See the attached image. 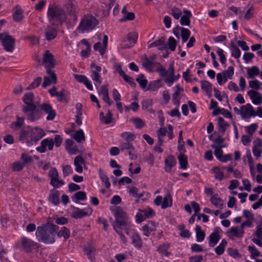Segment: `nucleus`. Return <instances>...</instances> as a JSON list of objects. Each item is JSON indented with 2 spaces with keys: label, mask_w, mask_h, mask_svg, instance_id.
Instances as JSON below:
<instances>
[{
  "label": "nucleus",
  "mask_w": 262,
  "mask_h": 262,
  "mask_svg": "<svg viewBox=\"0 0 262 262\" xmlns=\"http://www.w3.org/2000/svg\"><path fill=\"white\" fill-rule=\"evenodd\" d=\"M59 227L50 223H47L37 228L35 235L38 242L45 244H53L55 242V235Z\"/></svg>",
  "instance_id": "1"
},
{
  "label": "nucleus",
  "mask_w": 262,
  "mask_h": 262,
  "mask_svg": "<svg viewBox=\"0 0 262 262\" xmlns=\"http://www.w3.org/2000/svg\"><path fill=\"white\" fill-rule=\"evenodd\" d=\"M47 18L49 23L53 26L62 25L67 19L62 8L53 5H50L48 7Z\"/></svg>",
  "instance_id": "2"
},
{
  "label": "nucleus",
  "mask_w": 262,
  "mask_h": 262,
  "mask_svg": "<svg viewBox=\"0 0 262 262\" xmlns=\"http://www.w3.org/2000/svg\"><path fill=\"white\" fill-rule=\"evenodd\" d=\"M115 218V221L112 223L113 227H123L127 228L131 226V222L129 221L127 214L122 209L118 208L114 212Z\"/></svg>",
  "instance_id": "3"
},
{
  "label": "nucleus",
  "mask_w": 262,
  "mask_h": 262,
  "mask_svg": "<svg viewBox=\"0 0 262 262\" xmlns=\"http://www.w3.org/2000/svg\"><path fill=\"white\" fill-rule=\"evenodd\" d=\"M22 111L26 114L27 119L31 122L39 119L42 116L40 109L35 104L23 106Z\"/></svg>",
  "instance_id": "4"
},
{
  "label": "nucleus",
  "mask_w": 262,
  "mask_h": 262,
  "mask_svg": "<svg viewBox=\"0 0 262 262\" xmlns=\"http://www.w3.org/2000/svg\"><path fill=\"white\" fill-rule=\"evenodd\" d=\"M42 63L45 64L46 68L47 73L51 76L54 82H57V77L56 74L51 70L55 66V60L53 55L49 52V51H46L43 55V61Z\"/></svg>",
  "instance_id": "5"
},
{
  "label": "nucleus",
  "mask_w": 262,
  "mask_h": 262,
  "mask_svg": "<svg viewBox=\"0 0 262 262\" xmlns=\"http://www.w3.org/2000/svg\"><path fill=\"white\" fill-rule=\"evenodd\" d=\"M97 24L98 20L93 16L86 15L81 21L78 30L81 33L88 32L93 29Z\"/></svg>",
  "instance_id": "6"
},
{
  "label": "nucleus",
  "mask_w": 262,
  "mask_h": 262,
  "mask_svg": "<svg viewBox=\"0 0 262 262\" xmlns=\"http://www.w3.org/2000/svg\"><path fill=\"white\" fill-rule=\"evenodd\" d=\"M0 40L4 49L8 52H12L14 49L15 39L8 33L0 34Z\"/></svg>",
  "instance_id": "7"
},
{
  "label": "nucleus",
  "mask_w": 262,
  "mask_h": 262,
  "mask_svg": "<svg viewBox=\"0 0 262 262\" xmlns=\"http://www.w3.org/2000/svg\"><path fill=\"white\" fill-rule=\"evenodd\" d=\"M62 9L64 10V12H66L71 17V19H72L74 21L77 20L76 7L71 0L67 1Z\"/></svg>",
  "instance_id": "8"
},
{
  "label": "nucleus",
  "mask_w": 262,
  "mask_h": 262,
  "mask_svg": "<svg viewBox=\"0 0 262 262\" xmlns=\"http://www.w3.org/2000/svg\"><path fill=\"white\" fill-rule=\"evenodd\" d=\"M17 244L27 253L31 252L33 248L37 245L32 240L26 237H21Z\"/></svg>",
  "instance_id": "9"
},
{
  "label": "nucleus",
  "mask_w": 262,
  "mask_h": 262,
  "mask_svg": "<svg viewBox=\"0 0 262 262\" xmlns=\"http://www.w3.org/2000/svg\"><path fill=\"white\" fill-rule=\"evenodd\" d=\"M31 139L30 141H27V145L29 146L33 144V143L37 142L46 135L43 130L38 127H34L31 128Z\"/></svg>",
  "instance_id": "10"
},
{
  "label": "nucleus",
  "mask_w": 262,
  "mask_h": 262,
  "mask_svg": "<svg viewBox=\"0 0 262 262\" xmlns=\"http://www.w3.org/2000/svg\"><path fill=\"white\" fill-rule=\"evenodd\" d=\"M92 212L93 209L89 206L82 209L75 208V211L73 212L71 216L75 219H81L84 216H90Z\"/></svg>",
  "instance_id": "11"
},
{
  "label": "nucleus",
  "mask_w": 262,
  "mask_h": 262,
  "mask_svg": "<svg viewBox=\"0 0 262 262\" xmlns=\"http://www.w3.org/2000/svg\"><path fill=\"white\" fill-rule=\"evenodd\" d=\"M40 144V146L37 147L36 150L40 153H44L47 151V147L49 150L53 149L54 141L53 139L46 138L41 141Z\"/></svg>",
  "instance_id": "12"
},
{
  "label": "nucleus",
  "mask_w": 262,
  "mask_h": 262,
  "mask_svg": "<svg viewBox=\"0 0 262 262\" xmlns=\"http://www.w3.org/2000/svg\"><path fill=\"white\" fill-rule=\"evenodd\" d=\"M221 229L219 227H216L214 229L213 231L211 233L209 238V245L211 247H214L221 238L220 233Z\"/></svg>",
  "instance_id": "13"
},
{
  "label": "nucleus",
  "mask_w": 262,
  "mask_h": 262,
  "mask_svg": "<svg viewBox=\"0 0 262 262\" xmlns=\"http://www.w3.org/2000/svg\"><path fill=\"white\" fill-rule=\"evenodd\" d=\"M41 111H42L48 114L47 120H52L56 116L55 111L52 108L51 105L49 103H43L39 107Z\"/></svg>",
  "instance_id": "14"
},
{
  "label": "nucleus",
  "mask_w": 262,
  "mask_h": 262,
  "mask_svg": "<svg viewBox=\"0 0 262 262\" xmlns=\"http://www.w3.org/2000/svg\"><path fill=\"white\" fill-rule=\"evenodd\" d=\"M241 109L242 111V116L243 118H250L252 116H256L253 107L250 103L241 106Z\"/></svg>",
  "instance_id": "15"
},
{
  "label": "nucleus",
  "mask_w": 262,
  "mask_h": 262,
  "mask_svg": "<svg viewBox=\"0 0 262 262\" xmlns=\"http://www.w3.org/2000/svg\"><path fill=\"white\" fill-rule=\"evenodd\" d=\"M44 32L46 39L48 41L54 39L57 34V31L56 29L49 25L47 26V27L45 29Z\"/></svg>",
  "instance_id": "16"
},
{
  "label": "nucleus",
  "mask_w": 262,
  "mask_h": 262,
  "mask_svg": "<svg viewBox=\"0 0 262 262\" xmlns=\"http://www.w3.org/2000/svg\"><path fill=\"white\" fill-rule=\"evenodd\" d=\"M49 177L51 179L50 184L55 188H58L59 185L55 184V182L59 178L58 173L56 168L52 167L51 168L49 172Z\"/></svg>",
  "instance_id": "17"
},
{
  "label": "nucleus",
  "mask_w": 262,
  "mask_h": 262,
  "mask_svg": "<svg viewBox=\"0 0 262 262\" xmlns=\"http://www.w3.org/2000/svg\"><path fill=\"white\" fill-rule=\"evenodd\" d=\"M59 191L52 190L50 191L48 200L52 204L57 206L59 204Z\"/></svg>",
  "instance_id": "18"
},
{
  "label": "nucleus",
  "mask_w": 262,
  "mask_h": 262,
  "mask_svg": "<svg viewBox=\"0 0 262 262\" xmlns=\"http://www.w3.org/2000/svg\"><path fill=\"white\" fill-rule=\"evenodd\" d=\"M165 42L164 37H162L148 45V48L158 47L159 50H165L167 48V45L165 43Z\"/></svg>",
  "instance_id": "19"
},
{
  "label": "nucleus",
  "mask_w": 262,
  "mask_h": 262,
  "mask_svg": "<svg viewBox=\"0 0 262 262\" xmlns=\"http://www.w3.org/2000/svg\"><path fill=\"white\" fill-rule=\"evenodd\" d=\"M184 15L180 17V23L181 25L190 26V18L192 16V14L189 10L187 9L184 10Z\"/></svg>",
  "instance_id": "20"
},
{
  "label": "nucleus",
  "mask_w": 262,
  "mask_h": 262,
  "mask_svg": "<svg viewBox=\"0 0 262 262\" xmlns=\"http://www.w3.org/2000/svg\"><path fill=\"white\" fill-rule=\"evenodd\" d=\"M177 161L173 156L170 155L165 159V170L166 172H170L172 167L176 165Z\"/></svg>",
  "instance_id": "21"
},
{
  "label": "nucleus",
  "mask_w": 262,
  "mask_h": 262,
  "mask_svg": "<svg viewBox=\"0 0 262 262\" xmlns=\"http://www.w3.org/2000/svg\"><path fill=\"white\" fill-rule=\"evenodd\" d=\"M142 230L143 234L146 236H149L151 232L156 230L155 223L153 221L149 222L142 227Z\"/></svg>",
  "instance_id": "22"
},
{
  "label": "nucleus",
  "mask_w": 262,
  "mask_h": 262,
  "mask_svg": "<svg viewBox=\"0 0 262 262\" xmlns=\"http://www.w3.org/2000/svg\"><path fill=\"white\" fill-rule=\"evenodd\" d=\"M131 238L132 244L135 247L138 249H140L142 247V241L138 233L133 231V234L131 235Z\"/></svg>",
  "instance_id": "23"
},
{
  "label": "nucleus",
  "mask_w": 262,
  "mask_h": 262,
  "mask_svg": "<svg viewBox=\"0 0 262 262\" xmlns=\"http://www.w3.org/2000/svg\"><path fill=\"white\" fill-rule=\"evenodd\" d=\"M31 139V128H25L22 129L20 132L19 136V140L21 141H24V140H26V143H27V141H30Z\"/></svg>",
  "instance_id": "24"
},
{
  "label": "nucleus",
  "mask_w": 262,
  "mask_h": 262,
  "mask_svg": "<svg viewBox=\"0 0 262 262\" xmlns=\"http://www.w3.org/2000/svg\"><path fill=\"white\" fill-rule=\"evenodd\" d=\"M84 164V159L80 156L75 157L74 164L75 166V170L78 173H82L83 171L82 165Z\"/></svg>",
  "instance_id": "25"
},
{
  "label": "nucleus",
  "mask_w": 262,
  "mask_h": 262,
  "mask_svg": "<svg viewBox=\"0 0 262 262\" xmlns=\"http://www.w3.org/2000/svg\"><path fill=\"white\" fill-rule=\"evenodd\" d=\"M176 91L172 94V101L173 103L179 106L180 103V98L179 97L180 93L184 91L183 89L181 88L179 84H177L176 86Z\"/></svg>",
  "instance_id": "26"
},
{
  "label": "nucleus",
  "mask_w": 262,
  "mask_h": 262,
  "mask_svg": "<svg viewBox=\"0 0 262 262\" xmlns=\"http://www.w3.org/2000/svg\"><path fill=\"white\" fill-rule=\"evenodd\" d=\"M112 117V113L110 110H107L106 116H104L103 112H101L99 114V118L101 122L105 124H109L112 122L113 119Z\"/></svg>",
  "instance_id": "27"
},
{
  "label": "nucleus",
  "mask_w": 262,
  "mask_h": 262,
  "mask_svg": "<svg viewBox=\"0 0 262 262\" xmlns=\"http://www.w3.org/2000/svg\"><path fill=\"white\" fill-rule=\"evenodd\" d=\"M14 10L15 11L13 14L14 20L16 22L21 21L24 18L23 10L18 5L15 7Z\"/></svg>",
  "instance_id": "28"
},
{
  "label": "nucleus",
  "mask_w": 262,
  "mask_h": 262,
  "mask_svg": "<svg viewBox=\"0 0 262 262\" xmlns=\"http://www.w3.org/2000/svg\"><path fill=\"white\" fill-rule=\"evenodd\" d=\"M158 62L152 61L151 60L148 59L147 57H145L142 62L143 66L148 71L152 72L154 71V67L156 68V64L158 63Z\"/></svg>",
  "instance_id": "29"
},
{
  "label": "nucleus",
  "mask_w": 262,
  "mask_h": 262,
  "mask_svg": "<svg viewBox=\"0 0 262 262\" xmlns=\"http://www.w3.org/2000/svg\"><path fill=\"white\" fill-rule=\"evenodd\" d=\"M172 205V200L170 193H167L162 199L161 208L165 209L168 207H171Z\"/></svg>",
  "instance_id": "30"
},
{
  "label": "nucleus",
  "mask_w": 262,
  "mask_h": 262,
  "mask_svg": "<svg viewBox=\"0 0 262 262\" xmlns=\"http://www.w3.org/2000/svg\"><path fill=\"white\" fill-rule=\"evenodd\" d=\"M86 199V194L84 191H80L75 193L72 196V200L76 203H78L79 201H84Z\"/></svg>",
  "instance_id": "31"
},
{
  "label": "nucleus",
  "mask_w": 262,
  "mask_h": 262,
  "mask_svg": "<svg viewBox=\"0 0 262 262\" xmlns=\"http://www.w3.org/2000/svg\"><path fill=\"white\" fill-rule=\"evenodd\" d=\"M201 89L204 91L206 94L209 96L212 93V84L211 83L206 80H202L201 81Z\"/></svg>",
  "instance_id": "32"
},
{
  "label": "nucleus",
  "mask_w": 262,
  "mask_h": 262,
  "mask_svg": "<svg viewBox=\"0 0 262 262\" xmlns=\"http://www.w3.org/2000/svg\"><path fill=\"white\" fill-rule=\"evenodd\" d=\"M230 49L231 51V56L237 59L241 56V51L239 48L231 41L230 43Z\"/></svg>",
  "instance_id": "33"
},
{
  "label": "nucleus",
  "mask_w": 262,
  "mask_h": 262,
  "mask_svg": "<svg viewBox=\"0 0 262 262\" xmlns=\"http://www.w3.org/2000/svg\"><path fill=\"white\" fill-rule=\"evenodd\" d=\"M180 168L186 169L187 168L188 161L187 157L184 154H180L178 156Z\"/></svg>",
  "instance_id": "34"
},
{
  "label": "nucleus",
  "mask_w": 262,
  "mask_h": 262,
  "mask_svg": "<svg viewBox=\"0 0 262 262\" xmlns=\"http://www.w3.org/2000/svg\"><path fill=\"white\" fill-rule=\"evenodd\" d=\"M211 203L216 207H221L224 205V201L218 197L217 194H213L210 199Z\"/></svg>",
  "instance_id": "35"
},
{
  "label": "nucleus",
  "mask_w": 262,
  "mask_h": 262,
  "mask_svg": "<svg viewBox=\"0 0 262 262\" xmlns=\"http://www.w3.org/2000/svg\"><path fill=\"white\" fill-rule=\"evenodd\" d=\"M99 176L102 182L104 183V185L106 188H108L111 186V184L109 181V179L105 173H104L102 169L100 168L98 170Z\"/></svg>",
  "instance_id": "36"
},
{
  "label": "nucleus",
  "mask_w": 262,
  "mask_h": 262,
  "mask_svg": "<svg viewBox=\"0 0 262 262\" xmlns=\"http://www.w3.org/2000/svg\"><path fill=\"white\" fill-rule=\"evenodd\" d=\"M196 241L198 242H202L205 237V233L202 231L200 226L197 225L195 227Z\"/></svg>",
  "instance_id": "37"
},
{
  "label": "nucleus",
  "mask_w": 262,
  "mask_h": 262,
  "mask_svg": "<svg viewBox=\"0 0 262 262\" xmlns=\"http://www.w3.org/2000/svg\"><path fill=\"white\" fill-rule=\"evenodd\" d=\"M84 251L89 259L90 260H93L94 259L96 249L94 247L90 245L84 248Z\"/></svg>",
  "instance_id": "38"
},
{
  "label": "nucleus",
  "mask_w": 262,
  "mask_h": 262,
  "mask_svg": "<svg viewBox=\"0 0 262 262\" xmlns=\"http://www.w3.org/2000/svg\"><path fill=\"white\" fill-rule=\"evenodd\" d=\"M91 77L94 82H96L97 83H95V85L96 86V89L98 90V85L100 84L102 82V80L101 79V77L99 74V73L92 71Z\"/></svg>",
  "instance_id": "39"
},
{
  "label": "nucleus",
  "mask_w": 262,
  "mask_h": 262,
  "mask_svg": "<svg viewBox=\"0 0 262 262\" xmlns=\"http://www.w3.org/2000/svg\"><path fill=\"white\" fill-rule=\"evenodd\" d=\"M138 37V34L133 32L128 33L125 38L133 46L136 43Z\"/></svg>",
  "instance_id": "40"
},
{
  "label": "nucleus",
  "mask_w": 262,
  "mask_h": 262,
  "mask_svg": "<svg viewBox=\"0 0 262 262\" xmlns=\"http://www.w3.org/2000/svg\"><path fill=\"white\" fill-rule=\"evenodd\" d=\"M247 74L248 78L252 79L259 74V68L257 66H253L251 68H248Z\"/></svg>",
  "instance_id": "41"
},
{
  "label": "nucleus",
  "mask_w": 262,
  "mask_h": 262,
  "mask_svg": "<svg viewBox=\"0 0 262 262\" xmlns=\"http://www.w3.org/2000/svg\"><path fill=\"white\" fill-rule=\"evenodd\" d=\"M136 81L139 84L142 89H145L147 87L148 81L145 79L144 75L140 74L136 78Z\"/></svg>",
  "instance_id": "42"
},
{
  "label": "nucleus",
  "mask_w": 262,
  "mask_h": 262,
  "mask_svg": "<svg viewBox=\"0 0 262 262\" xmlns=\"http://www.w3.org/2000/svg\"><path fill=\"white\" fill-rule=\"evenodd\" d=\"M73 138L78 143L85 141V136L83 130L80 129L75 132Z\"/></svg>",
  "instance_id": "43"
},
{
  "label": "nucleus",
  "mask_w": 262,
  "mask_h": 262,
  "mask_svg": "<svg viewBox=\"0 0 262 262\" xmlns=\"http://www.w3.org/2000/svg\"><path fill=\"white\" fill-rule=\"evenodd\" d=\"M33 98L34 94L32 93H26L23 98V101L26 104V105L34 104Z\"/></svg>",
  "instance_id": "44"
},
{
  "label": "nucleus",
  "mask_w": 262,
  "mask_h": 262,
  "mask_svg": "<svg viewBox=\"0 0 262 262\" xmlns=\"http://www.w3.org/2000/svg\"><path fill=\"white\" fill-rule=\"evenodd\" d=\"M227 244V242L225 239H223L220 244L215 248V252L217 255H222L224 251L225 247Z\"/></svg>",
  "instance_id": "45"
},
{
  "label": "nucleus",
  "mask_w": 262,
  "mask_h": 262,
  "mask_svg": "<svg viewBox=\"0 0 262 262\" xmlns=\"http://www.w3.org/2000/svg\"><path fill=\"white\" fill-rule=\"evenodd\" d=\"M56 233L58 237L63 236L65 239H68L70 235V230L64 226L62 227L60 231Z\"/></svg>",
  "instance_id": "46"
},
{
  "label": "nucleus",
  "mask_w": 262,
  "mask_h": 262,
  "mask_svg": "<svg viewBox=\"0 0 262 262\" xmlns=\"http://www.w3.org/2000/svg\"><path fill=\"white\" fill-rule=\"evenodd\" d=\"M212 171L214 174V178L216 180L222 181L224 179V173L219 167H214L212 169Z\"/></svg>",
  "instance_id": "47"
},
{
  "label": "nucleus",
  "mask_w": 262,
  "mask_h": 262,
  "mask_svg": "<svg viewBox=\"0 0 262 262\" xmlns=\"http://www.w3.org/2000/svg\"><path fill=\"white\" fill-rule=\"evenodd\" d=\"M181 37L182 42H185L187 41L190 36V31L186 28H181Z\"/></svg>",
  "instance_id": "48"
},
{
  "label": "nucleus",
  "mask_w": 262,
  "mask_h": 262,
  "mask_svg": "<svg viewBox=\"0 0 262 262\" xmlns=\"http://www.w3.org/2000/svg\"><path fill=\"white\" fill-rule=\"evenodd\" d=\"M230 233L234 236L241 237L243 236L244 232L242 230H239L238 227H233L230 229Z\"/></svg>",
  "instance_id": "49"
},
{
  "label": "nucleus",
  "mask_w": 262,
  "mask_h": 262,
  "mask_svg": "<svg viewBox=\"0 0 262 262\" xmlns=\"http://www.w3.org/2000/svg\"><path fill=\"white\" fill-rule=\"evenodd\" d=\"M218 124L219 127L221 129V132L224 134L226 131V127L229 126V124L226 122L222 117H219L217 118Z\"/></svg>",
  "instance_id": "50"
},
{
  "label": "nucleus",
  "mask_w": 262,
  "mask_h": 262,
  "mask_svg": "<svg viewBox=\"0 0 262 262\" xmlns=\"http://www.w3.org/2000/svg\"><path fill=\"white\" fill-rule=\"evenodd\" d=\"M169 245L168 243H164L158 248V252L166 256H168L170 254V253L167 251Z\"/></svg>",
  "instance_id": "51"
},
{
  "label": "nucleus",
  "mask_w": 262,
  "mask_h": 262,
  "mask_svg": "<svg viewBox=\"0 0 262 262\" xmlns=\"http://www.w3.org/2000/svg\"><path fill=\"white\" fill-rule=\"evenodd\" d=\"M121 137L123 138L126 142H129L134 140L135 138V135L130 132H124L121 134Z\"/></svg>",
  "instance_id": "52"
},
{
  "label": "nucleus",
  "mask_w": 262,
  "mask_h": 262,
  "mask_svg": "<svg viewBox=\"0 0 262 262\" xmlns=\"http://www.w3.org/2000/svg\"><path fill=\"white\" fill-rule=\"evenodd\" d=\"M170 14L176 19H178L182 15V11L180 9L177 7H173L171 9Z\"/></svg>",
  "instance_id": "53"
},
{
  "label": "nucleus",
  "mask_w": 262,
  "mask_h": 262,
  "mask_svg": "<svg viewBox=\"0 0 262 262\" xmlns=\"http://www.w3.org/2000/svg\"><path fill=\"white\" fill-rule=\"evenodd\" d=\"M140 212H141L145 218H151L155 214V212L153 210L149 207H147L146 209H140Z\"/></svg>",
  "instance_id": "54"
},
{
  "label": "nucleus",
  "mask_w": 262,
  "mask_h": 262,
  "mask_svg": "<svg viewBox=\"0 0 262 262\" xmlns=\"http://www.w3.org/2000/svg\"><path fill=\"white\" fill-rule=\"evenodd\" d=\"M42 78L41 77H38L34 80V81L28 86L27 90L34 89L38 87L41 83Z\"/></svg>",
  "instance_id": "55"
},
{
  "label": "nucleus",
  "mask_w": 262,
  "mask_h": 262,
  "mask_svg": "<svg viewBox=\"0 0 262 262\" xmlns=\"http://www.w3.org/2000/svg\"><path fill=\"white\" fill-rule=\"evenodd\" d=\"M107 41H108V37L106 35H104L103 37V47L102 49L99 50V53L101 55H103L105 52L106 51L107 47Z\"/></svg>",
  "instance_id": "56"
},
{
  "label": "nucleus",
  "mask_w": 262,
  "mask_h": 262,
  "mask_svg": "<svg viewBox=\"0 0 262 262\" xmlns=\"http://www.w3.org/2000/svg\"><path fill=\"white\" fill-rule=\"evenodd\" d=\"M156 64V70L159 73L160 76L166 77L167 75V71L159 62Z\"/></svg>",
  "instance_id": "57"
},
{
  "label": "nucleus",
  "mask_w": 262,
  "mask_h": 262,
  "mask_svg": "<svg viewBox=\"0 0 262 262\" xmlns=\"http://www.w3.org/2000/svg\"><path fill=\"white\" fill-rule=\"evenodd\" d=\"M120 148L122 151H124L125 150L129 151L130 150L134 149V146L129 142H124L121 143Z\"/></svg>",
  "instance_id": "58"
},
{
  "label": "nucleus",
  "mask_w": 262,
  "mask_h": 262,
  "mask_svg": "<svg viewBox=\"0 0 262 262\" xmlns=\"http://www.w3.org/2000/svg\"><path fill=\"white\" fill-rule=\"evenodd\" d=\"M56 97H57V100L59 102H68V100L65 98V90L63 89L57 92Z\"/></svg>",
  "instance_id": "59"
},
{
  "label": "nucleus",
  "mask_w": 262,
  "mask_h": 262,
  "mask_svg": "<svg viewBox=\"0 0 262 262\" xmlns=\"http://www.w3.org/2000/svg\"><path fill=\"white\" fill-rule=\"evenodd\" d=\"M132 121L134 123L135 127L138 129H141L145 125L142 120L139 118H134L132 119Z\"/></svg>",
  "instance_id": "60"
},
{
  "label": "nucleus",
  "mask_w": 262,
  "mask_h": 262,
  "mask_svg": "<svg viewBox=\"0 0 262 262\" xmlns=\"http://www.w3.org/2000/svg\"><path fill=\"white\" fill-rule=\"evenodd\" d=\"M176 46L177 42L176 39L173 37H170L168 38V42L167 46L171 51H174L176 49Z\"/></svg>",
  "instance_id": "61"
},
{
  "label": "nucleus",
  "mask_w": 262,
  "mask_h": 262,
  "mask_svg": "<svg viewBox=\"0 0 262 262\" xmlns=\"http://www.w3.org/2000/svg\"><path fill=\"white\" fill-rule=\"evenodd\" d=\"M121 76L127 83L129 84L132 87H136V83L134 82V79L132 78L131 77L126 75L125 73Z\"/></svg>",
  "instance_id": "62"
},
{
  "label": "nucleus",
  "mask_w": 262,
  "mask_h": 262,
  "mask_svg": "<svg viewBox=\"0 0 262 262\" xmlns=\"http://www.w3.org/2000/svg\"><path fill=\"white\" fill-rule=\"evenodd\" d=\"M227 251L228 255L234 258H240L241 257V254L239 253L237 249L228 248Z\"/></svg>",
  "instance_id": "63"
},
{
  "label": "nucleus",
  "mask_w": 262,
  "mask_h": 262,
  "mask_svg": "<svg viewBox=\"0 0 262 262\" xmlns=\"http://www.w3.org/2000/svg\"><path fill=\"white\" fill-rule=\"evenodd\" d=\"M254 235L256 237V238H258L259 239H261L262 241V225H259L256 227V230L255 232L254 233Z\"/></svg>",
  "instance_id": "64"
}]
</instances>
